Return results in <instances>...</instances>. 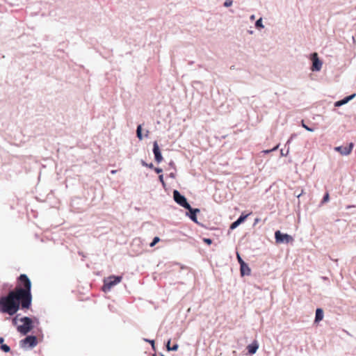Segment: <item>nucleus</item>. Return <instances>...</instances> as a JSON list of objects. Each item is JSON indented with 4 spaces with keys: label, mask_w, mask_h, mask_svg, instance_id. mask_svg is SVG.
Listing matches in <instances>:
<instances>
[{
    "label": "nucleus",
    "mask_w": 356,
    "mask_h": 356,
    "mask_svg": "<svg viewBox=\"0 0 356 356\" xmlns=\"http://www.w3.org/2000/svg\"><path fill=\"white\" fill-rule=\"evenodd\" d=\"M19 280L24 288L17 287L15 290L10 291L7 296L0 298V312L13 316L18 312L20 305L22 309H29L31 306V282L25 274H22Z\"/></svg>",
    "instance_id": "nucleus-1"
},
{
    "label": "nucleus",
    "mask_w": 356,
    "mask_h": 356,
    "mask_svg": "<svg viewBox=\"0 0 356 356\" xmlns=\"http://www.w3.org/2000/svg\"><path fill=\"white\" fill-rule=\"evenodd\" d=\"M19 321L23 324L18 325L17 330L22 334H27L33 328V321L31 318L24 316L21 318Z\"/></svg>",
    "instance_id": "nucleus-2"
},
{
    "label": "nucleus",
    "mask_w": 356,
    "mask_h": 356,
    "mask_svg": "<svg viewBox=\"0 0 356 356\" xmlns=\"http://www.w3.org/2000/svg\"><path fill=\"white\" fill-rule=\"evenodd\" d=\"M122 276L111 275L108 277L104 279L103 291L104 292L109 291L112 287L119 284L122 281Z\"/></svg>",
    "instance_id": "nucleus-3"
},
{
    "label": "nucleus",
    "mask_w": 356,
    "mask_h": 356,
    "mask_svg": "<svg viewBox=\"0 0 356 356\" xmlns=\"http://www.w3.org/2000/svg\"><path fill=\"white\" fill-rule=\"evenodd\" d=\"M174 200L184 209L190 208V204L187 202L186 198L182 195L177 190L173 191Z\"/></svg>",
    "instance_id": "nucleus-4"
},
{
    "label": "nucleus",
    "mask_w": 356,
    "mask_h": 356,
    "mask_svg": "<svg viewBox=\"0 0 356 356\" xmlns=\"http://www.w3.org/2000/svg\"><path fill=\"white\" fill-rule=\"evenodd\" d=\"M276 243H289L293 241V237L287 234H283L280 231H276L275 233Z\"/></svg>",
    "instance_id": "nucleus-5"
},
{
    "label": "nucleus",
    "mask_w": 356,
    "mask_h": 356,
    "mask_svg": "<svg viewBox=\"0 0 356 356\" xmlns=\"http://www.w3.org/2000/svg\"><path fill=\"white\" fill-rule=\"evenodd\" d=\"M37 343L38 341L36 337L32 335L27 336L20 341V346L22 348H26V346L28 344L30 348H33L37 346Z\"/></svg>",
    "instance_id": "nucleus-6"
},
{
    "label": "nucleus",
    "mask_w": 356,
    "mask_h": 356,
    "mask_svg": "<svg viewBox=\"0 0 356 356\" xmlns=\"http://www.w3.org/2000/svg\"><path fill=\"white\" fill-rule=\"evenodd\" d=\"M312 67L311 70L313 72H318L321 70L323 63L319 60L317 53L312 54Z\"/></svg>",
    "instance_id": "nucleus-7"
},
{
    "label": "nucleus",
    "mask_w": 356,
    "mask_h": 356,
    "mask_svg": "<svg viewBox=\"0 0 356 356\" xmlns=\"http://www.w3.org/2000/svg\"><path fill=\"white\" fill-rule=\"evenodd\" d=\"M353 143H350L348 146H338L334 147L336 152H339L343 156H347L350 154L353 148Z\"/></svg>",
    "instance_id": "nucleus-8"
},
{
    "label": "nucleus",
    "mask_w": 356,
    "mask_h": 356,
    "mask_svg": "<svg viewBox=\"0 0 356 356\" xmlns=\"http://www.w3.org/2000/svg\"><path fill=\"white\" fill-rule=\"evenodd\" d=\"M188 211V213H186V215L190 218L191 220H193L195 222H197V213H200L199 209H193L190 206V208L186 209Z\"/></svg>",
    "instance_id": "nucleus-9"
},
{
    "label": "nucleus",
    "mask_w": 356,
    "mask_h": 356,
    "mask_svg": "<svg viewBox=\"0 0 356 356\" xmlns=\"http://www.w3.org/2000/svg\"><path fill=\"white\" fill-rule=\"evenodd\" d=\"M249 216V214L246 215H241L236 221L232 222L230 225V229H234L236 228L240 224H241L243 222L245 221V220L247 218V217Z\"/></svg>",
    "instance_id": "nucleus-10"
},
{
    "label": "nucleus",
    "mask_w": 356,
    "mask_h": 356,
    "mask_svg": "<svg viewBox=\"0 0 356 356\" xmlns=\"http://www.w3.org/2000/svg\"><path fill=\"white\" fill-rule=\"evenodd\" d=\"M259 348V344L257 341H254L247 346L248 353L250 355L254 354Z\"/></svg>",
    "instance_id": "nucleus-11"
},
{
    "label": "nucleus",
    "mask_w": 356,
    "mask_h": 356,
    "mask_svg": "<svg viewBox=\"0 0 356 356\" xmlns=\"http://www.w3.org/2000/svg\"><path fill=\"white\" fill-rule=\"evenodd\" d=\"M240 270L242 276L249 275L251 272L250 268L246 263L240 265Z\"/></svg>",
    "instance_id": "nucleus-12"
},
{
    "label": "nucleus",
    "mask_w": 356,
    "mask_h": 356,
    "mask_svg": "<svg viewBox=\"0 0 356 356\" xmlns=\"http://www.w3.org/2000/svg\"><path fill=\"white\" fill-rule=\"evenodd\" d=\"M323 318V311L321 308H318L316 310L315 322L318 323Z\"/></svg>",
    "instance_id": "nucleus-13"
},
{
    "label": "nucleus",
    "mask_w": 356,
    "mask_h": 356,
    "mask_svg": "<svg viewBox=\"0 0 356 356\" xmlns=\"http://www.w3.org/2000/svg\"><path fill=\"white\" fill-rule=\"evenodd\" d=\"M161 152L157 141L153 143V153L154 154Z\"/></svg>",
    "instance_id": "nucleus-14"
},
{
    "label": "nucleus",
    "mask_w": 356,
    "mask_h": 356,
    "mask_svg": "<svg viewBox=\"0 0 356 356\" xmlns=\"http://www.w3.org/2000/svg\"><path fill=\"white\" fill-rule=\"evenodd\" d=\"M136 135H137V137L138 138L139 140H142L143 139L141 125H138L137 127Z\"/></svg>",
    "instance_id": "nucleus-15"
},
{
    "label": "nucleus",
    "mask_w": 356,
    "mask_h": 356,
    "mask_svg": "<svg viewBox=\"0 0 356 356\" xmlns=\"http://www.w3.org/2000/svg\"><path fill=\"white\" fill-rule=\"evenodd\" d=\"M255 26L257 29H263L264 27V25H263V23H262V19L261 18H259V19H257L256 21Z\"/></svg>",
    "instance_id": "nucleus-16"
},
{
    "label": "nucleus",
    "mask_w": 356,
    "mask_h": 356,
    "mask_svg": "<svg viewBox=\"0 0 356 356\" xmlns=\"http://www.w3.org/2000/svg\"><path fill=\"white\" fill-rule=\"evenodd\" d=\"M154 158H155V161L157 162V163H160L163 160V156L161 155V153L159 152V153H157V154H154Z\"/></svg>",
    "instance_id": "nucleus-17"
},
{
    "label": "nucleus",
    "mask_w": 356,
    "mask_h": 356,
    "mask_svg": "<svg viewBox=\"0 0 356 356\" xmlns=\"http://www.w3.org/2000/svg\"><path fill=\"white\" fill-rule=\"evenodd\" d=\"M154 158H155V161L157 162V163H160L163 160V156L161 155V153L159 152V153H157V154H154Z\"/></svg>",
    "instance_id": "nucleus-18"
},
{
    "label": "nucleus",
    "mask_w": 356,
    "mask_h": 356,
    "mask_svg": "<svg viewBox=\"0 0 356 356\" xmlns=\"http://www.w3.org/2000/svg\"><path fill=\"white\" fill-rule=\"evenodd\" d=\"M1 350H3L5 353H8L10 351V347L6 344H1Z\"/></svg>",
    "instance_id": "nucleus-19"
},
{
    "label": "nucleus",
    "mask_w": 356,
    "mask_h": 356,
    "mask_svg": "<svg viewBox=\"0 0 356 356\" xmlns=\"http://www.w3.org/2000/svg\"><path fill=\"white\" fill-rule=\"evenodd\" d=\"M160 241L159 237L156 236L153 238V241L150 243L149 246L154 247Z\"/></svg>",
    "instance_id": "nucleus-20"
},
{
    "label": "nucleus",
    "mask_w": 356,
    "mask_h": 356,
    "mask_svg": "<svg viewBox=\"0 0 356 356\" xmlns=\"http://www.w3.org/2000/svg\"><path fill=\"white\" fill-rule=\"evenodd\" d=\"M232 4H233V1H232V0H226V1L224 2L223 6H224L225 7L228 8V7L232 6Z\"/></svg>",
    "instance_id": "nucleus-21"
},
{
    "label": "nucleus",
    "mask_w": 356,
    "mask_h": 356,
    "mask_svg": "<svg viewBox=\"0 0 356 356\" xmlns=\"http://www.w3.org/2000/svg\"><path fill=\"white\" fill-rule=\"evenodd\" d=\"M344 104H345V103H344L343 100V99H341V100H339V101L336 102L334 103V106H336V107H339V106H342V105H344Z\"/></svg>",
    "instance_id": "nucleus-22"
},
{
    "label": "nucleus",
    "mask_w": 356,
    "mask_h": 356,
    "mask_svg": "<svg viewBox=\"0 0 356 356\" xmlns=\"http://www.w3.org/2000/svg\"><path fill=\"white\" fill-rule=\"evenodd\" d=\"M179 346L177 343L174 344L171 348H168V351H176L177 350Z\"/></svg>",
    "instance_id": "nucleus-23"
},
{
    "label": "nucleus",
    "mask_w": 356,
    "mask_h": 356,
    "mask_svg": "<svg viewBox=\"0 0 356 356\" xmlns=\"http://www.w3.org/2000/svg\"><path fill=\"white\" fill-rule=\"evenodd\" d=\"M302 126L303 128H305L307 131H314V129L309 127L307 125H306L305 123H304V121L302 120Z\"/></svg>",
    "instance_id": "nucleus-24"
},
{
    "label": "nucleus",
    "mask_w": 356,
    "mask_h": 356,
    "mask_svg": "<svg viewBox=\"0 0 356 356\" xmlns=\"http://www.w3.org/2000/svg\"><path fill=\"white\" fill-rule=\"evenodd\" d=\"M278 147H279V145H276L273 149L264 150L263 152L265 153V154H268V153H270V152H271L273 151H275L276 149H277Z\"/></svg>",
    "instance_id": "nucleus-25"
},
{
    "label": "nucleus",
    "mask_w": 356,
    "mask_h": 356,
    "mask_svg": "<svg viewBox=\"0 0 356 356\" xmlns=\"http://www.w3.org/2000/svg\"><path fill=\"white\" fill-rule=\"evenodd\" d=\"M141 164L143 165V166H147L149 168H154V165L152 163H149V164H147L143 160L141 161Z\"/></svg>",
    "instance_id": "nucleus-26"
},
{
    "label": "nucleus",
    "mask_w": 356,
    "mask_h": 356,
    "mask_svg": "<svg viewBox=\"0 0 356 356\" xmlns=\"http://www.w3.org/2000/svg\"><path fill=\"white\" fill-rule=\"evenodd\" d=\"M18 316H19V314H17L16 316H15L13 319H12V323L14 325H17V322H18Z\"/></svg>",
    "instance_id": "nucleus-27"
},
{
    "label": "nucleus",
    "mask_w": 356,
    "mask_h": 356,
    "mask_svg": "<svg viewBox=\"0 0 356 356\" xmlns=\"http://www.w3.org/2000/svg\"><path fill=\"white\" fill-rule=\"evenodd\" d=\"M237 259L240 265L245 264V262L242 259L240 254L237 253Z\"/></svg>",
    "instance_id": "nucleus-28"
},
{
    "label": "nucleus",
    "mask_w": 356,
    "mask_h": 356,
    "mask_svg": "<svg viewBox=\"0 0 356 356\" xmlns=\"http://www.w3.org/2000/svg\"><path fill=\"white\" fill-rule=\"evenodd\" d=\"M145 341L149 342L151 345L153 349H154V340H149L147 339H144Z\"/></svg>",
    "instance_id": "nucleus-29"
},
{
    "label": "nucleus",
    "mask_w": 356,
    "mask_h": 356,
    "mask_svg": "<svg viewBox=\"0 0 356 356\" xmlns=\"http://www.w3.org/2000/svg\"><path fill=\"white\" fill-rule=\"evenodd\" d=\"M329 200V194L328 193H326L323 198V200H322V202L324 203V202H326Z\"/></svg>",
    "instance_id": "nucleus-30"
},
{
    "label": "nucleus",
    "mask_w": 356,
    "mask_h": 356,
    "mask_svg": "<svg viewBox=\"0 0 356 356\" xmlns=\"http://www.w3.org/2000/svg\"><path fill=\"white\" fill-rule=\"evenodd\" d=\"M159 179L162 183V184L164 186L165 185V182H164V180H163V175H161L159 176Z\"/></svg>",
    "instance_id": "nucleus-31"
},
{
    "label": "nucleus",
    "mask_w": 356,
    "mask_h": 356,
    "mask_svg": "<svg viewBox=\"0 0 356 356\" xmlns=\"http://www.w3.org/2000/svg\"><path fill=\"white\" fill-rule=\"evenodd\" d=\"M204 241L206 243L209 244V245H210V244H211V243H212V240H211V239H210V238H204Z\"/></svg>",
    "instance_id": "nucleus-32"
},
{
    "label": "nucleus",
    "mask_w": 356,
    "mask_h": 356,
    "mask_svg": "<svg viewBox=\"0 0 356 356\" xmlns=\"http://www.w3.org/2000/svg\"><path fill=\"white\" fill-rule=\"evenodd\" d=\"M296 136V134H293L291 136L290 138L288 140V141H287V144H288V143H291V141L292 140V139H293V138H294Z\"/></svg>",
    "instance_id": "nucleus-33"
},
{
    "label": "nucleus",
    "mask_w": 356,
    "mask_h": 356,
    "mask_svg": "<svg viewBox=\"0 0 356 356\" xmlns=\"http://www.w3.org/2000/svg\"><path fill=\"white\" fill-rule=\"evenodd\" d=\"M154 170L156 173H161L162 172V169L161 168H154Z\"/></svg>",
    "instance_id": "nucleus-34"
},
{
    "label": "nucleus",
    "mask_w": 356,
    "mask_h": 356,
    "mask_svg": "<svg viewBox=\"0 0 356 356\" xmlns=\"http://www.w3.org/2000/svg\"><path fill=\"white\" fill-rule=\"evenodd\" d=\"M355 94H353L351 95L348 96L347 97L348 98V100L350 101L355 97Z\"/></svg>",
    "instance_id": "nucleus-35"
},
{
    "label": "nucleus",
    "mask_w": 356,
    "mask_h": 356,
    "mask_svg": "<svg viewBox=\"0 0 356 356\" xmlns=\"http://www.w3.org/2000/svg\"><path fill=\"white\" fill-rule=\"evenodd\" d=\"M170 344V339H169L168 341L167 344H166V348H167L168 350V348H171Z\"/></svg>",
    "instance_id": "nucleus-36"
},
{
    "label": "nucleus",
    "mask_w": 356,
    "mask_h": 356,
    "mask_svg": "<svg viewBox=\"0 0 356 356\" xmlns=\"http://www.w3.org/2000/svg\"><path fill=\"white\" fill-rule=\"evenodd\" d=\"M343 100L345 104L349 102L348 98L347 97L343 98Z\"/></svg>",
    "instance_id": "nucleus-37"
},
{
    "label": "nucleus",
    "mask_w": 356,
    "mask_h": 356,
    "mask_svg": "<svg viewBox=\"0 0 356 356\" xmlns=\"http://www.w3.org/2000/svg\"><path fill=\"white\" fill-rule=\"evenodd\" d=\"M3 341H4V339L3 337H0V343L3 344Z\"/></svg>",
    "instance_id": "nucleus-38"
},
{
    "label": "nucleus",
    "mask_w": 356,
    "mask_h": 356,
    "mask_svg": "<svg viewBox=\"0 0 356 356\" xmlns=\"http://www.w3.org/2000/svg\"><path fill=\"white\" fill-rule=\"evenodd\" d=\"M111 174L114 175V174H115L117 172V170H111Z\"/></svg>",
    "instance_id": "nucleus-39"
},
{
    "label": "nucleus",
    "mask_w": 356,
    "mask_h": 356,
    "mask_svg": "<svg viewBox=\"0 0 356 356\" xmlns=\"http://www.w3.org/2000/svg\"><path fill=\"white\" fill-rule=\"evenodd\" d=\"M281 154H282V156H286V154H284V152H283L282 149L281 150Z\"/></svg>",
    "instance_id": "nucleus-40"
},
{
    "label": "nucleus",
    "mask_w": 356,
    "mask_h": 356,
    "mask_svg": "<svg viewBox=\"0 0 356 356\" xmlns=\"http://www.w3.org/2000/svg\"><path fill=\"white\" fill-rule=\"evenodd\" d=\"M250 19H252V20L254 19V15L250 16Z\"/></svg>",
    "instance_id": "nucleus-41"
},
{
    "label": "nucleus",
    "mask_w": 356,
    "mask_h": 356,
    "mask_svg": "<svg viewBox=\"0 0 356 356\" xmlns=\"http://www.w3.org/2000/svg\"><path fill=\"white\" fill-rule=\"evenodd\" d=\"M302 194V192L301 193H300V194L297 195V197H300V196Z\"/></svg>",
    "instance_id": "nucleus-42"
},
{
    "label": "nucleus",
    "mask_w": 356,
    "mask_h": 356,
    "mask_svg": "<svg viewBox=\"0 0 356 356\" xmlns=\"http://www.w3.org/2000/svg\"><path fill=\"white\" fill-rule=\"evenodd\" d=\"M170 177H174L173 174H170Z\"/></svg>",
    "instance_id": "nucleus-43"
},
{
    "label": "nucleus",
    "mask_w": 356,
    "mask_h": 356,
    "mask_svg": "<svg viewBox=\"0 0 356 356\" xmlns=\"http://www.w3.org/2000/svg\"><path fill=\"white\" fill-rule=\"evenodd\" d=\"M153 356H155V355H154Z\"/></svg>",
    "instance_id": "nucleus-44"
}]
</instances>
